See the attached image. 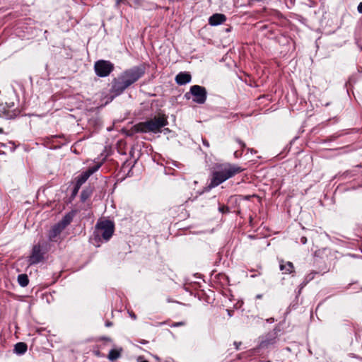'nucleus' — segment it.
I'll return each instance as SVG.
<instances>
[{"label":"nucleus","instance_id":"nucleus-1","mask_svg":"<svg viewBox=\"0 0 362 362\" xmlns=\"http://www.w3.org/2000/svg\"><path fill=\"white\" fill-rule=\"evenodd\" d=\"M243 171H244V168L235 164L230 163L217 164L215 170L212 172L209 187H216Z\"/></svg>","mask_w":362,"mask_h":362},{"label":"nucleus","instance_id":"nucleus-2","mask_svg":"<svg viewBox=\"0 0 362 362\" xmlns=\"http://www.w3.org/2000/svg\"><path fill=\"white\" fill-rule=\"evenodd\" d=\"M168 124V117L165 114H159L153 118L141 122L132 126L129 130L128 135L132 136L136 133H153L161 132L163 127Z\"/></svg>","mask_w":362,"mask_h":362},{"label":"nucleus","instance_id":"nucleus-3","mask_svg":"<svg viewBox=\"0 0 362 362\" xmlns=\"http://www.w3.org/2000/svg\"><path fill=\"white\" fill-rule=\"evenodd\" d=\"M115 230V224L110 220L99 221L95 225L93 233L94 240L98 243L101 239L108 241L112 236Z\"/></svg>","mask_w":362,"mask_h":362},{"label":"nucleus","instance_id":"nucleus-4","mask_svg":"<svg viewBox=\"0 0 362 362\" xmlns=\"http://www.w3.org/2000/svg\"><path fill=\"white\" fill-rule=\"evenodd\" d=\"M146 72V67L144 64L133 66L130 69H126L121 73V76L125 81L127 86L129 87L139 79H140Z\"/></svg>","mask_w":362,"mask_h":362},{"label":"nucleus","instance_id":"nucleus-5","mask_svg":"<svg viewBox=\"0 0 362 362\" xmlns=\"http://www.w3.org/2000/svg\"><path fill=\"white\" fill-rule=\"evenodd\" d=\"M280 332L281 329L279 328L275 327L273 330L262 337V340L259 342V348L269 349L277 345L280 341L279 338V334Z\"/></svg>","mask_w":362,"mask_h":362},{"label":"nucleus","instance_id":"nucleus-6","mask_svg":"<svg viewBox=\"0 0 362 362\" xmlns=\"http://www.w3.org/2000/svg\"><path fill=\"white\" fill-rule=\"evenodd\" d=\"M115 70V65L110 61L100 59L94 64V71L98 77L108 76Z\"/></svg>","mask_w":362,"mask_h":362},{"label":"nucleus","instance_id":"nucleus-7","mask_svg":"<svg viewBox=\"0 0 362 362\" xmlns=\"http://www.w3.org/2000/svg\"><path fill=\"white\" fill-rule=\"evenodd\" d=\"M129 88L125 81L119 74L117 77L114 78L111 82V88L110 92L112 94V98L120 95L124 91Z\"/></svg>","mask_w":362,"mask_h":362},{"label":"nucleus","instance_id":"nucleus-8","mask_svg":"<svg viewBox=\"0 0 362 362\" xmlns=\"http://www.w3.org/2000/svg\"><path fill=\"white\" fill-rule=\"evenodd\" d=\"M189 93L193 95V101L198 104H204L207 98V92L204 87L194 85L191 86Z\"/></svg>","mask_w":362,"mask_h":362},{"label":"nucleus","instance_id":"nucleus-9","mask_svg":"<svg viewBox=\"0 0 362 362\" xmlns=\"http://www.w3.org/2000/svg\"><path fill=\"white\" fill-rule=\"evenodd\" d=\"M100 168V164L95 165L94 166L90 167L88 170L84 172H82L80 175H78L76 178L75 184L79 187L86 182V180L92 175L94 173L98 170Z\"/></svg>","mask_w":362,"mask_h":362},{"label":"nucleus","instance_id":"nucleus-10","mask_svg":"<svg viewBox=\"0 0 362 362\" xmlns=\"http://www.w3.org/2000/svg\"><path fill=\"white\" fill-rule=\"evenodd\" d=\"M44 255L45 252L42 251L40 245H35L28 259L29 264H36L42 262L44 259Z\"/></svg>","mask_w":362,"mask_h":362},{"label":"nucleus","instance_id":"nucleus-11","mask_svg":"<svg viewBox=\"0 0 362 362\" xmlns=\"http://www.w3.org/2000/svg\"><path fill=\"white\" fill-rule=\"evenodd\" d=\"M129 6L135 9L142 8L146 11H152L158 8L156 4L146 0H132V2L129 4Z\"/></svg>","mask_w":362,"mask_h":362},{"label":"nucleus","instance_id":"nucleus-12","mask_svg":"<svg viewBox=\"0 0 362 362\" xmlns=\"http://www.w3.org/2000/svg\"><path fill=\"white\" fill-rule=\"evenodd\" d=\"M64 230L63 228H61L59 226L57 223L54 224L48 233V240L50 242H57L59 240V235Z\"/></svg>","mask_w":362,"mask_h":362},{"label":"nucleus","instance_id":"nucleus-13","mask_svg":"<svg viewBox=\"0 0 362 362\" xmlns=\"http://www.w3.org/2000/svg\"><path fill=\"white\" fill-rule=\"evenodd\" d=\"M76 214V211L72 210L69 211V213L66 214L62 220L59 221L57 224L61 227V228H63L64 230L66 228L67 226H69L71 221H73V218Z\"/></svg>","mask_w":362,"mask_h":362},{"label":"nucleus","instance_id":"nucleus-14","mask_svg":"<svg viewBox=\"0 0 362 362\" xmlns=\"http://www.w3.org/2000/svg\"><path fill=\"white\" fill-rule=\"evenodd\" d=\"M226 16L223 13H214L209 18V24L216 26L223 23L226 21Z\"/></svg>","mask_w":362,"mask_h":362},{"label":"nucleus","instance_id":"nucleus-15","mask_svg":"<svg viewBox=\"0 0 362 362\" xmlns=\"http://www.w3.org/2000/svg\"><path fill=\"white\" fill-rule=\"evenodd\" d=\"M192 76L187 72H180L175 76V81L178 85H185L191 81Z\"/></svg>","mask_w":362,"mask_h":362},{"label":"nucleus","instance_id":"nucleus-16","mask_svg":"<svg viewBox=\"0 0 362 362\" xmlns=\"http://www.w3.org/2000/svg\"><path fill=\"white\" fill-rule=\"evenodd\" d=\"M279 268L284 274H292L295 272L294 266L291 262H284L282 259L279 261Z\"/></svg>","mask_w":362,"mask_h":362},{"label":"nucleus","instance_id":"nucleus-17","mask_svg":"<svg viewBox=\"0 0 362 362\" xmlns=\"http://www.w3.org/2000/svg\"><path fill=\"white\" fill-rule=\"evenodd\" d=\"M122 351V348L112 349L109 351L107 357L110 361H115L119 358Z\"/></svg>","mask_w":362,"mask_h":362},{"label":"nucleus","instance_id":"nucleus-18","mask_svg":"<svg viewBox=\"0 0 362 362\" xmlns=\"http://www.w3.org/2000/svg\"><path fill=\"white\" fill-rule=\"evenodd\" d=\"M27 349L28 346L24 342H18L14 346V352L18 355L25 354Z\"/></svg>","mask_w":362,"mask_h":362},{"label":"nucleus","instance_id":"nucleus-19","mask_svg":"<svg viewBox=\"0 0 362 362\" xmlns=\"http://www.w3.org/2000/svg\"><path fill=\"white\" fill-rule=\"evenodd\" d=\"M93 194V189L91 187H86L82 190L81 193V201L85 202Z\"/></svg>","mask_w":362,"mask_h":362},{"label":"nucleus","instance_id":"nucleus-20","mask_svg":"<svg viewBox=\"0 0 362 362\" xmlns=\"http://www.w3.org/2000/svg\"><path fill=\"white\" fill-rule=\"evenodd\" d=\"M18 283L22 287H25L29 284V279L27 274H22L18 276Z\"/></svg>","mask_w":362,"mask_h":362},{"label":"nucleus","instance_id":"nucleus-21","mask_svg":"<svg viewBox=\"0 0 362 362\" xmlns=\"http://www.w3.org/2000/svg\"><path fill=\"white\" fill-rule=\"evenodd\" d=\"M317 274V272H310V274H308V275L305 276L303 281L302 282L301 284V287H303L305 286L308 282H310V281H312L314 277H315V275Z\"/></svg>","mask_w":362,"mask_h":362},{"label":"nucleus","instance_id":"nucleus-22","mask_svg":"<svg viewBox=\"0 0 362 362\" xmlns=\"http://www.w3.org/2000/svg\"><path fill=\"white\" fill-rule=\"evenodd\" d=\"M19 111L18 110H10L9 109L5 110V117L8 119H12L17 116Z\"/></svg>","mask_w":362,"mask_h":362},{"label":"nucleus","instance_id":"nucleus-23","mask_svg":"<svg viewBox=\"0 0 362 362\" xmlns=\"http://www.w3.org/2000/svg\"><path fill=\"white\" fill-rule=\"evenodd\" d=\"M93 354L98 358H105L107 355L100 351V350L98 349H95L92 351Z\"/></svg>","mask_w":362,"mask_h":362},{"label":"nucleus","instance_id":"nucleus-24","mask_svg":"<svg viewBox=\"0 0 362 362\" xmlns=\"http://www.w3.org/2000/svg\"><path fill=\"white\" fill-rule=\"evenodd\" d=\"M81 187L78 186L77 185L75 184L73 189H72V192H71V194L70 196V199H74L76 196L77 195L79 189H80Z\"/></svg>","mask_w":362,"mask_h":362},{"label":"nucleus","instance_id":"nucleus-25","mask_svg":"<svg viewBox=\"0 0 362 362\" xmlns=\"http://www.w3.org/2000/svg\"><path fill=\"white\" fill-rule=\"evenodd\" d=\"M234 140L240 145L241 150L244 151V149L246 148L245 143L238 137H235Z\"/></svg>","mask_w":362,"mask_h":362},{"label":"nucleus","instance_id":"nucleus-26","mask_svg":"<svg viewBox=\"0 0 362 362\" xmlns=\"http://www.w3.org/2000/svg\"><path fill=\"white\" fill-rule=\"evenodd\" d=\"M218 211L222 214H227L230 211V209L228 206L220 205L218 207Z\"/></svg>","mask_w":362,"mask_h":362},{"label":"nucleus","instance_id":"nucleus-27","mask_svg":"<svg viewBox=\"0 0 362 362\" xmlns=\"http://www.w3.org/2000/svg\"><path fill=\"white\" fill-rule=\"evenodd\" d=\"M185 324L186 323L185 322H174L170 325V327H180V326H184V325H185Z\"/></svg>","mask_w":362,"mask_h":362},{"label":"nucleus","instance_id":"nucleus-28","mask_svg":"<svg viewBox=\"0 0 362 362\" xmlns=\"http://www.w3.org/2000/svg\"><path fill=\"white\" fill-rule=\"evenodd\" d=\"M243 152V150L235 151L234 152V157L236 158H239L240 157L242 156Z\"/></svg>","mask_w":362,"mask_h":362},{"label":"nucleus","instance_id":"nucleus-29","mask_svg":"<svg viewBox=\"0 0 362 362\" xmlns=\"http://www.w3.org/2000/svg\"><path fill=\"white\" fill-rule=\"evenodd\" d=\"M250 272H255L254 274H251V276H251L252 278H255V277H256V276H260V275H261V272H258V271L255 272V270H251Z\"/></svg>","mask_w":362,"mask_h":362},{"label":"nucleus","instance_id":"nucleus-30","mask_svg":"<svg viewBox=\"0 0 362 362\" xmlns=\"http://www.w3.org/2000/svg\"><path fill=\"white\" fill-rule=\"evenodd\" d=\"M202 143H203V145L205 146L206 147H207V148L209 147V142L205 138H202Z\"/></svg>","mask_w":362,"mask_h":362},{"label":"nucleus","instance_id":"nucleus-31","mask_svg":"<svg viewBox=\"0 0 362 362\" xmlns=\"http://www.w3.org/2000/svg\"><path fill=\"white\" fill-rule=\"evenodd\" d=\"M242 344L241 342H237V341H234L233 343V345L235 346V348L236 350H238L240 348V346Z\"/></svg>","mask_w":362,"mask_h":362},{"label":"nucleus","instance_id":"nucleus-32","mask_svg":"<svg viewBox=\"0 0 362 362\" xmlns=\"http://www.w3.org/2000/svg\"><path fill=\"white\" fill-rule=\"evenodd\" d=\"M357 10H358V13H362V2L359 3V4L357 7Z\"/></svg>","mask_w":362,"mask_h":362},{"label":"nucleus","instance_id":"nucleus-33","mask_svg":"<svg viewBox=\"0 0 362 362\" xmlns=\"http://www.w3.org/2000/svg\"><path fill=\"white\" fill-rule=\"evenodd\" d=\"M300 243H301L302 244H303V245H304V244H305V243H307V238H306V237H304V236H303V237H301V238H300Z\"/></svg>","mask_w":362,"mask_h":362},{"label":"nucleus","instance_id":"nucleus-34","mask_svg":"<svg viewBox=\"0 0 362 362\" xmlns=\"http://www.w3.org/2000/svg\"><path fill=\"white\" fill-rule=\"evenodd\" d=\"M137 362H148L147 361L144 360L143 357L139 356L137 359Z\"/></svg>","mask_w":362,"mask_h":362},{"label":"nucleus","instance_id":"nucleus-35","mask_svg":"<svg viewBox=\"0 0 362 362\" xmlns=\"http://www.w3.org/2000/svg\"><path fill=\"white\" fill-rule=\"evenodd\" d=\"M247 151H250L251 153H256V151L254 150L253 148H247Z\"/></svg>","mask_w":362,"mask_h":362},{"label":"nucleus","instance_id":"nucleus-36","mask_svg":"<svg viewBox=\"0 0 362 362\" xmlns=\"http://www.w3.org/2000/svg\"><path fill=\"white\" fill-rule=\"evenodd\" d=\"M126 0H117L116 4L119 5V4L124 2Z\"/></svg>","mask_w":362,"mask_h":362},{"label":"nucleus","instance_id":"nucleus-37","mask_svg":"<svg viewBox=\"0 0 362 362\" xmlns=\"http://www.w3.org/2000/svg\"><path fill=\"white\" fill-rule=\"evenodd\" d=\"M105 325H106V327H110L112 325V323L111 322H107Z\"/></svg>","mask_w":362,"mask_h":362},{"label":"nucleus","instance_id":"nucleus-38","mask_svg":"<svg viewBox=\"0 0 362 362\" xmlns=\"http://www.w3.org/2000/svg\"><path fill=\"white\" fill-rule=\"evenodd\" d=\"M218 276H221L223 279H227V276L223 274H219Z\"/></svg>","mask_w":362,"mask_h":362},{"label":"nucleus","instance_id":"nucleus-39","mask_svg":"<svg viewBox=\"0 0 362 362\" xmlns=\"http://www.w3.org/2000/svg\"><path fill=\"white\" fill-rule=\"evenodd\" d=\"M262 298V294H257V295L256 296V298H257V299H260V298Z\"/></svg>","mask_w":362,"mask_h":362},{"label":"nucleus","instance_id":"nucleus-40","mask_svg":"<svg viewBox=\"0 0 362 362\" xmlns=\"http://www.w3.org/2000/svg\"><path fill=\"white\" fill-rule=\"evenodd\" d=\"M130 316H131L133 319H134V320L136 318V315H135L134 313H130Z\"/></svg>","mask_w":362,"mask_h":362},{"label":"nucleus","instance_id":"nucleus-41","mask_svg":"<svg viewBox=\"0 0 362 362\" xmlns=\"http://www.w3.org/2000/svg\"><path fill=\"white\" fill-rule=\"evenodd\" d=\"M6 145L5 144L0 143V147H4Z\"/></svg>","mask_w":362,"mask_h":362},{"label":"nucleus","instance_id":"nucleus-42","mask_svg":"<svg viewBox=\"0 0 362 362\" xmlns=\"http://www.w3.org/2000/svg\"><path fill=\"white\" fill-rule=\"evenodd\" d=\"M248 237H249L250 238H254V236H252V235H250Z\"/></svg>","mask_w":362,"mask_h":362},{"label":"nucleus","instance_id":"nucleus-43","mask_svg":"<svg viewBox=\"0 0 362 362\" xmlns=\"http://www.w3.org/2000/svg\"><path fill=\"white\" fill-rule=\"evenodd\" d=\"M165 132H169L170 130H169V129H168V128H166V129H165Z\"/></svg>","mask_w":362,"mask_h":362},{"label":"nucleus","instance_id":"nucleus-44","mask_svg":"<svg viewBox=\"0 0 362 362\" xmlns=\"http://www.w3.org/2000/svg\"><path fill=\"white\" fill-rule=\"evenodd\" d=\"M12 106H14V104H13V103H12V105H9V106H8V107L10 108V107H11Z\"/></svg>","mask_w":362,"mask_h":362}]
</instances>
